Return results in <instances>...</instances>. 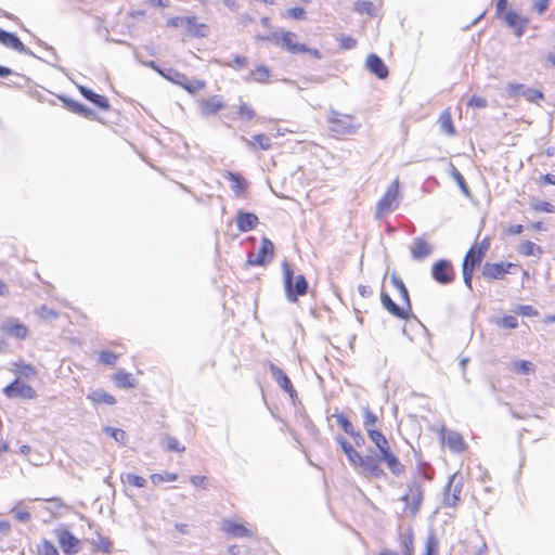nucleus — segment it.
<instances>
[{"label":"nucleus","mask_w":555,"mask_h":555,"mask_svg":"<svg viewBox=\"0 0 555 555\" xmlns=\"http://www.w3.org/2000/svg\"><path fill=\"white\" fill-rule=\"evenodd\" d=\"M433 478L434 470L428 464H421L406 483V491L400 500L404 503L411 516L415 517L421 509L424 499L423 480L430 481Z\"/></svg>","instance_id":"f257e3e1"},{"label":"nucleus","mask_w":555,"mask_h":555,"mask_svg":"<svg viewBox=\"0 0 555 555\" xmlns=\"http://www.w3.org/2000/svg\"><path fill=\"white\" fill-rule=\"evenodd\" d=\"M367 436L371 441L375 444L376 450L369 449L367 454H372L376 465L380 463L386 464L390 473L395 476H400L404 473V465L400 462L398 456L392 452L387 438L383 433L376 429H369Z\"/></svg>","instance_id":"f03ea898"},{"label":"nucleus","mask_w":555,"mask_h":555,"mask_svg":"<svg viewBox=\"0 0 555 555\" xmlns=\"http://www.w3.org/2000/svg\"><path fill=\"white\" fill-rule=\"evenodd\" d=\"M351 465L360 468L361 474L367 478H383L386 476L384 469L376 465L372 454L361 455L343 436L335 438Z\"/></svg>","instance_id":"7ed1b4c3"},{"label":"nucleus","mask_w":555,"mask_h":555,"mask_svg":"<svg viewBox=\"0 0 555 555\" xmlns=\"http://www.w3.org/2000/svg\"><path fill=\"white\" fill-rule=\"evenodd\" d=\"M283 285L289 302H296L298 297L308 293L309 284L305 275L294 276V271L287 260L282 262Z\"/></svg>","instance_id":"20e7f679"},{"label":"nucleus","mask_w":555,"mask_h":555,"mask_svg":"<svg viewBox=\"0 0 555 555\" xmlns=\"http://www.w3.org/2000/svg\"><path fill=\"white\" fill-rule=\"evenodd\" d=\"M327 122L330 125V132L335 138L352 135L361 127V124L354 116L341 114L337 111L328 113Z\"/></svg>","instance_id":"39448f33"},{"label":"nucleus","mask_w":555,"mask_h":555,"mask_svg":"<svg viewBox=\"0 0 555 555\" xmlns=\"http://www.w3.org/2000/svg\"><path fill=\"white\" fill-rule=\"evenodd\" d=\"M463 489L462 477L453 474L449 477L447 485L443 488L442 504L446 507H455L461 501V492Z\"/></svg>","instance_id":"423d86ee"},{"label":"nucleus","mask_w":555,"mask_h":555,"mask_svg":"<svg viewBox=\"0 0 555 555\" xmlns=\"http://www.w3.org/2000/svg\"><path fill=\"white\" fill-rule=\"evenodd\" d=\"M399 195V181L396 179L386 190L376 205V218H380L393 210V204Z\"/></svg>","instance_id":"0eeeda50"},{"label":"nucleus","mask_w":555,"mask_h":555,"mask_svg":"<svg viewBox=\"0 0 555 555\" xmlns=\"http://www.w3.org/2000/svg\"><path fill=\"white\" fill-rule=\"evenodd\" d=\"M518 264L513 262H486L482 267V276L487 280H502L506 274L513 273Z\"/></svg>","instance_id":"6e6552de"},{"label":"nucleus","mask_w":555,"mask_h":555,"mask_svg":"<svg viewBox=\"0 0 555 555\" xmlns=\"http://www.w3.org/2000/svg\"><path fill=\"white\" fill-rule=\"evenodd\" d=\"M274 256V245L268 237H262L261 246L255 255L250 253L247 257V264L249 266H266Z\"/></svg>","instance_id":"1a4fd4ad"},{"label":"nucleus","mask_w":555,"mask_h":555,"mask_svg":"<svg viewBox=\"0 0 555 555\" xmlns=\"http://www.w3.org/2000/svg\"><path fill=\"white\" fill-rule=\"evenodd\" d=\"M433 279L441 285H448L454 280V270L451 261L447 259H440L436 261L431 267Z\"/></svg>","instance_id":"9d476101"},{"label":"nucleus","mask_w":555,"mask_h":555,"mask_svg":"<svg viewBox=\"0 0 555 555\" xmlns=\"http://www.w3.org/2000/svg\"><path fill=\"white\" fill-rule=\"evenodd\" d=\"M3 393L10 399H34L37 395L30 385L22 383L18 377L3 388Z\"/></svg>","instance_id":"9b49d317"},{"label":"nucleus","mask_w":555,"mask_h":555,"mask_svg":"<svg viewBox=\"0 0 555 555\" xmlns=\"http://www.w3.org/2000/svg\"><path fill=\"white\" fill-rule=\"evenodd\" d=\"M0 43L3 47L12 49L21 54L37 57L36 54L29 50L15 34L8 30L0 29Z\"/></svg>","instance_id":"f8f14e48"},{"label":"nucleus","mask_w":555,"mask_h":555,"mask_svg":"<svg viewBox=\"0 0 555 555\" xmlns=\"http://www.w3.org/2000/svg\"><path fill=\"white\" fill-rule=\"evenodd\" d=\"M500 20H503L505 24L514 30V34L517 38L524 36L526 27L529 23L527 17L521 16L514 10H507Z\"/></svg>","instance_id":"ddd939ff"},{"label":"nucleus","mask_w":555,"mask_h":555,"mask_svg":"<svg viewBox=\"0 0 555 555\" xmlns=\"http://www.w3.org/2000/svg\"><path fill=\"white\" fill-rule=\"evenodd\" d=\"M297 35L292 31H279L276 44L285 48L293 54L306 52L308 47L305 43L296 42Z\"/></svg>","instance_id":"4468645a"},{"label":"nucleus","mask_w":555,"mask_h":555,"mask_svg":"<svg viewBox=\"0 0 555 555\" xmlns=\"http://www.w3.org/2000/svg\"><path fill=\"white\" fill-rule=\"evenodd\" d=\"M56 537L65 554L74 555L80 551V541L69 530L59 529Z\"/></svg>","instance_id":"2eb2a0df"},{"label":"nucleus","mask_w":555,"mask_h":555,"mask_svg":"<svg viewBox=\"0 0 555 555\" xmlns=\"http://www.w3.org/2000/svg\"><path fill=\"white\" fill-rule=\"evenodd\" d=\"M271 375L273 379L278 383V385L287 392L292 399H294L297 396L296 390L293 387V384L289 379V377L284 373L283 370H281L278 365L274 363H270L269 365Z\"/></svg>","instance_id":"dca6fc26"},{"label":"nucleus","mask_w":555,"mask_h":555,"mask_svg":"<svg viewBox=\"0 0 555 555\" xmlns=\"http://www.w3.org/2000/svg\"><path fill=\"white\" fill-rule=\"evenodd\" d=\"M380 301L384 306V308L393 317L398 319H408L410 315L411 310H408V308L403 306L397 305L390 296L386 292H382L380 294Z\"/></svg>","instance_id":"f3484780"},{"label":"nucleus","mask_w":555,"mask_h":555,"mask_svg":"<svg viewBox=\"0 0 555 555\" xmlns=\"http://www.w3.org/2000/svg\"><path fill=\"white\" fill-rule=\"evenodd\" d=\"M259 223V218L253 214L243 210H238L236 216V227L241 232L251 231Z\"/></svg>","instance_id":"a211bd4d"},{"label":"nucleus","mask_w":555,"mask_h":555,"mask_svg":"<svg viewBox=\"0 0 555 555\" xmlns=\"http://www.w3.org/2000/svg\"><path fill=\"white\" fill-rule=\"evenodd\" d=\"M366 67L379 79H385L389 72L384 61L377 54H370L366 59Z\"/></svg>","instance_id":"6ab92c4d"},{"label":"nucleus","mask_w":555,"mask_h":555,"mask_svg":"<svg viewBox=\"0 0 555 555\" xmlns=\"http://www.w3.org/2000/svg\"><path fill=\"white\" fill-rule=\"evenodd\" d=\"M185 29L189 35L195 38H204L209 34V27L199 23L196 16H186Z\"/></svg>","instance_id":"aec40b11"},{"label":"nucleus","mask_w":555,"mask_h":555,"mask_svg":"<svg viewBox=\"0 0 555 555\" xmlns=\"http://www.w3.org/2000/svg\"><path fill=\"white\" fill-rule=\"evenodd\" d=\"M78 89H79L80 94L86 100L90 101L91 103H93L99 108H101L103 111H108L109 109L111 104H109L108 100L104 95L98 94V93H95L94 91H92L91 89H89V88H87L85 86H79Z\"/></svg>","instance_id":"412c9836"},{"label":"nucleus","mask_w":555,"mask_h":555,"mask_svg":"<svg viewBox=\"0 0 555 555\" xmlns=\"http://www.w3.org/2000/svg\"><path fill=\"white\" fill-rule=\"evenodd\" d=\"M410 250L414 260H422L431 254L433 248L424 238L415 237Z\"/></svg>","instance_id":"4be33fe9"},{"label":"nucleus","mask_w":555,"mask_h":555,"mask_svg":"<svg viewBox=\"0 0 555 555\" xmlns=\"http://www.w3.org/2000/svg\"><path fill=\"white\" fill-rule=\"evenodd\" d=\"M485 255H486V247H477L474 245L466 253L462 266L463 267L467 266L470 269H475L476 267H478L481 263Z\"/></svg>","instance_id":"5701e85b"},{"label":"nucleus","mask_w":555,"mask_h":555,"mask_svg":"<svg viewBox=\"0 0 555 555\" xmlns=\"http://www.w3.org/2000/svg\"><path fill=\"white\" fill-rule=\"evenodd\" d=\"M63 102L65 104V107L75 114H78L87 119H93L95 117L94 111L87 107L82 103H79L68 98H64Z\"/></svg>","instance_id":"b1692460"},{"label":"nucleus","mask_w":555,"mask_h":555,"mask_svg":"<svg viewBox=\"0 0 555 555\" xmlns=\"http://www.w3.org/2000/svg\"><path fill=\"white\" fill-rule=\"evenodd\" d=\"M224 107L221 96L214 95L201 102V114L210 116Z\"/></svg>","instance_id":"393cba45"},{"label":"nucleus","mask_w":555,"mask_h":555,"mask_svg":"<svg viewBox=\"0 0 555 555\" xmlns=\"http://www.w3.org/2000/svg\"><path fill=\"white\" fill-rule=\"evenodd\" d=\"M2 332L11 335L17 339H25L28 335V328L23 323H3L1 326Z\"/></svg>","instance_id":"a878e982"},{"label":"nucleus","mask_w":555,"mask_h":555,"mask_svg":"<svg viewBox=\"0 0 555 555\" xmlns=\"http://www.w3.org/2000/svg\"><path fill=\"white\" fill-rule=\"evenodd\" d=\"M223 530L228 532L230 535L235 538L250 537V530L244 527L241 524H236L234 521H225L223 524Z\"/></svg>","instance_id":"bb28decb"},{"label":"nucleus","mask_w":555,"mask_h":555,"mask_svg":"<svg viewBox=\"0 0 555 555\" xmlns=\"http://www.w3.org/2000/svg\"><path fill=\"white\" fill-rule=\"evenodd\" d=\"M443 440L448 447L454 452H461L464 450V440L462 436L453 430H449L443 437Z\"/></svg>","instance_id":"cd10ccee"},{"label":"nucleus","mask_w":555,"mask_h":555,"mask_svg":"<svg viewBox=\"0 0 555 555\" xmlns=\"http://www.w3.org/2000/svg\"><path fill=\"white\" fill-rule=\"evenodd\" d=\"M391 283L399 291L401 300L403 301V304L408 308V310H412L409 291H408L406 286L404 285L403 281L396 274H392Z\"/></svg>","instance_id":"c85d7f7f"},{"label":"nucleus","mask_w":555,"mask_h":555,"mask_svg":"<svg viewBox=\"0 0 555 555\" xmlns=\"http://www.w3.org/2000/svg\"><path fill=\"white\" fill-rule=\"evenodd\" d=\"M88 399L96 404L105 403L108 405H113L116 403L114 396L109 395L108 392H106L102 389H96V390L90 392L88 395Z\"/></svg>","instance_id":"c756f323"},{"label":"nucleus","mask_w":555,"mask_h":555,"mask_svg":"<svg viewBox=\"0 0 555 555\" xmlns=\"http://www.w3.org/2000/svg\"><path fill=\"white\" fill-rule=\"evenodd\" d=\"M270 76V70L264 65L257 66L254 70H251L247 77L244 78L245 81L255 80L256 82H266Z\"/></svg>","instance_id":"7c9ffc66"},{"label":"nucleus","mask_w":555,"mask_h":555,"mask_svg":"<svg viewBox=\"0 0 555 555\" xmlns=\"http://www.w3.org/2000/svg\"><path fill=\"white\" fill-rule=\"evenodd\" d=\"M115 384L119 388H133L135 384L133 382L132 375L130 373H126L125 371H118L113 376Z\"/></svg>","instance_id":"2f4dec72"},{"label":"nucleus","mask_w":555,"mask_h":555,"mask_svg":"<svg viewBox=\"0 0 555 555\" xmlns=\"http://www.w3.org/2000/svg\"><path fill=\"white\" fill-rule=\"evenodd\" d=\"M519 253L524 256L540 257L542 255V248L531 241H525L519 246Z\"/></svg>","instance_id":"473e14b6"},{"label":"nucleus","mask_w":555,"mask_h":555,"mask_svg":"<svg viewBox=\"0 0 555 555\" xmlns=\"http://www.w3.org/2000/svg\"><path fill=\"white\" fill-rule=\"evenodd\" d=\"M512 369L515 373L530 375L534 372V365L527 360H515L512 362Z\"/></svg>","instance_id":"72a5a7b5"},{"label":"nucleus","mask_w":555,"mask_h":555,"mask_svg":"<svg viewBox=\"0 0 555 555\" xmlns=\"http://www.w3.org/2000/svg\"><path fill=\"white\" fill-rule=\"evenodd\" d=\"M216 63L220 66L231 67L235 70H241L249 64L248 59L246 56L241 55H235V57L231 62L217 60Z\"/></svg>","instance_id":"f704fd0d"},{"label":"nucleus","mask_w":555,"mask_h":555,"mask_svg":"<svg viewBox=\"0 0 555 555\" xmlns=\"http://www.w3.org/2000/svg\"><path fill=\"white\" fill-rule=\"evenodd\" d=\"M228 179L231 181V189L236 193L241 194L246 189V183L243 177L238 173L228 172Z\"/></svg>","instance_id":"c9c22d12"},{"label":"nucleus","mask_w":555,"mask_h":555,"mask_svg":"<svg viewBox=\"0 0 555 555\" xmlns=\"http://www.w3.org/2000/svg\"><path fill=\"white\" fill-rule=\"evenodd\" d=\"M439 122L440 128L444 133L449 135H453L455 133V128L453 126L452 118L449 112L446 111L441 114Z\"/></svg>","instance_id":"e433bc0d"},{"label":"nucleus","mask_w":555,"mask_h":555,"mask_svg":"<svg viewBox=\"0 0 555 555\" xmlns=\"http://www.w3.org/2000/svg\"><path fill=\"white\" fill-rule=\"evenodd\" d=\"M451 176L456 181L459 188L463 192L464 195L469 196V188L463 177V175L453 166L451 165Z\"/></svg>","instance_id":"4c0bfd02"},{"label":"nucleus","mask_w":555,"mask_h":555,"mask_svg":"<svg viewBox=\"0 0 555 555\" xmlns=\"http://www.w3.org/2000/svg\"><path fill=\"white\" fill-rule=\"evenodd\" d=\"M246 142L250 145L257 144L263 151L271 147V139L263 133L255 134L251 141L246 140Z\"/></svg>","instance_id":"58836bf2"},{"label":"nucleus","mask_w":555,"mask_h":555,"mask_svg":"<svg viewBox=\"0 0 555 555\" xmlns=\"http://www.w3.org/2000/svg\"><path fill=\"white\" fill-rule=\"evenodd\" d=\"M363 426L365 430L374 429L373 427L376 425L378 418L377 416L369 409V406H363Z\"/></svg>","instance_id":"ea45409f"},{"label":"nucleus","mask_w":555,"mask_h":555,"mask_svg":"<svg viewBox=\"0 0 555 555\" xmlns=\"http://www.w3.org/2000/svg\"><path fill=\"white\" fill-rule=\"evenodd\" d=\"M121 481L127 482L137 488H143L146 485V480L143 477L131 474V473L121 475Z\"/></svg>","instance_id":"a19ab883"},{"label":"nucleus","mask_w":555,"mask_h":555,"mask_svg":"<svg viewBox=\"0 0 555 555\" xmlns=\"http://www.w3.org/2000/svg\"><path fill=\"white\" fill-rule=\"evenodd\" d=\"M178 479V475L176 473L166 472L164 474H153L151 475V481L157 486L162 482H171Z\"/></svg>","instance_id":"79ce46f5"},{"label":"nucleus","mask_w":555,"mask_h":555,"mask_svg":"<svg viewBox=\"0 0 555 555\" xmlns=\"http://www.w3.org/2000/svg\"><path fill=\"white\" fill-rule=\"evenodd\" d=\"M337 424L341 427V429L349 436H352L356 431L352 423L344 415L337 414L335 415Z\"/></svg>","instance_id":"37998d69"},{"label":"nucleus","mask_w":555,"mask_h":555,"mask_svg":"<svg viewBox=\"0 0 555 555\" xmlns=\"http://www.w3.org/2000/svg\"><path fill=\"white\" fill-rule=\"evenodd\" d=\"M237 115L242 120H250L256 116V112L248 104L241 103L237 109Z\"/></svg>","instance_id":"c03bdc74"},{"label":"nucleus","mask_w":555,"mask_h":555,"mask_svg":"<svg viewBox=\"0 0 555 555\" xmlns=\"http://www.w3.org/2000/svg\"><path fill=\"white\" fill-rule=\"evenodd\" d=\"M354 10L361 14L375 15V5L371 1L357 2Z\"/></svg>","instance_id":"a18cd8bd"},{"label":"nucleus","mask_w":555,"mask_h":555,"mask_svg":"<svg viewBox=\"0 0 555 555\" xmlns=\"http://www.w3.org/2000/svg\"><path fill=\"white\" fill-rule=\"evenodd\" d=\"M105 434L112 437L116 442L125 443L126 442V433L122 429L114 428V427H105Z\"/></svg>","instance_id":"49530a36"},{"label":"nucleus","mask_w":555,"mask_h":555,"mask_svg":"<svg viewBox=\"0 0 555 555\" xmlns=\"http://www.w3.org/2000/svg\"><path fill=\"white\" fill-rule=\"evenodd\" d=\"M38 552L40 555H59L57 548L48 540H42L38 545Z\"/></svg>","instance_id":"de8ad7c7"},{"label":"nucleus","mask_w":555,"mask_h":555,"mask_svg":"<svg viewBox=\"0 0 555 555\" xmlns=\"http://www.w3.org/2000/svg\"><path fill=\"white\" fill-rule=\"evenodd\" d=\"M496 325L501 328L514 330L518 326V321L513 315H505L496 321Z\"/></svg>","instance_id":"09e8293b"},{"label":"nucleus","mask_w":555,"mask_h":555,"mask_svg":"<svg viewBox=\"0 0 555 555\" xmlns=\"http://www.w3.org/2000/svg\"><path fill=\"white\" fill-rule=\"evenodd\" d=\"M521 95L526 98L529 102H537L539 100H542L544 98V94L542 91L532 89V88H526L524 89Z\"/></svg>","instance_id":"8fccbe9b"},{"label":"nucleus","mask_w":555,"mask_h":555,"mask_svg":"<svg viewBox=\"0 0 555 555\" xmlns=\"http://www.w3.org/2000/svg\"><path fill=\"white\" fill-rule=\"evenodd\" d=\"M426 554L425 555H434L438 548V540L435 533H429L425 543Z\"/></svg>","instance_id":"3c124183"},{"label":"nucleus","mask_w":555,"mask_h":555,"mask_svg":"<svg viewBox=\"0 0 555 555\" xmlns=\"http://www.w3.org/2000/svg\"><path fill=\"white\" fill-rule=\"evenodd\" d=\"M16 366H17L16 372L20 375H22L26 378H34L36 376L37 372L33 365L22 363V364H16Z\"/></svg>","instance_id":"603ef678"},{"label":"nucleus","mask_w":555,"mask_h":555,"mask_svg":"<svg viewBox=\"0 0 555 555\" xmlns=\"http://www.w3.org/2000/svg\"><path fill=\"white\" fill-rule=\"evenodd\" d=\"M182 87L189 92L194 93L205 87V81L198 79L186 80Z\"/></svg>","instance_id":"864d4df0"},{"label":"nucleus","mask_w":555,"mask_h":555,"mask_svg":"<svg viewBox=\"0 0 555 555\" xmlns=\"http://www.w3.org/2000/svg\"><path fill=\"white\" fill-rule=\"evenodd\" d=\"M339 47L344 50H351L357 47V40L351 36L341 35L338 38Z\"/></svg>","instance_id":"5fc2aeb1"},{"label":"nucleus","mask_w":555,"mask_h":555,"mask_svg":"<svg viewBox=\"0 0 555 555\" xmlns=\"http://www.w3.org/2000/svg\"><path fill=\"white\" fill-rule=\"evenodd\" d=\"M531 207L537 211H543L548 214L555 211V207L548 202L535 201L531 203Z\"/></svg>","instance_id":"6e6d98bb"},{"label":"nucleus","mask_w":555,"mask_h":555,"mask_svg":"<svg viewBox=\"0 0 555 555\" xmlns=\"http://www.w3.org/2000/svg\"><path fill=\"white\" fill-rule=\"evenodd\" d=\"M163 76L180 86H182L183 82H185L188 80V78L184 74H181V73H179L177 70H172V69H169L168 75L164 74Z\"/></svg>","instance_id":"4d7b16f0"},{"label":"nucleus","mask_w":555,"mask_h":555,"mask_svg":"<svg viewBox=\"0 0 555 555\" xmlns=\"http://www.w3.org/2000/svg\"><path fill=\"white\" fill-rule=\"evenodd\" d=\"M38 314L43 320H55L57 318V312L47 306H41L38 310Z\"/></svg>","instance_id":"13d9d810"},{"label":"nucleus","mask_w":555,"mask_h":555,"mask_svg":"<svg viewBox=\"0 0 555 555\" xmlns=\"http://www.w3.org/2000/svg\"><path fill=\"white\" fill-rule=\"evenodd\" d=\"M165 441H166V447L169 451L182 452L185 450V448L180 447L179 441L171 436H166Z\"/></svg>","instance_id":"bf43d9fd"},{"label":"nucleus","mask_w":555,"mask_h":555,"mask_svg":"<svg viewBox=\"0 0 555 555\" xmlns=\"http://www.w3.org/2000/svg\"><path fill=\"white\" fill-rule=\"evenodd\" d=\"M100 361L107 365H115L117 361V354L112 351H102L100 354Z\"/></svg>","instance_id":"052dcab7"},{"label":"nucleus","mask_w":555,"mask_h":555,"mask_svg":"<svg viewBox=\"0 0 555 555\" xmlns=\"http://www.w3.org/2000/svg\"><path fill=\"white\" fill-rule=\"evenodd\" d=\"M467 105L473 108H485L487 107L488 102L485 98L473 95Z\"/></svg>","instance_id":"680f3d73"},{"label":"nucleus","mask_w":555,"mask_h":555,"mask_svg":"<svg viewBox=\"0 0 555 555\" xmlns=\"http://www.w3.org/2000/svg\"><path fill=\"white\" fill-rule=\"evenodd\" d=\"M474 270H475V269H470V268H468L467 266H466V267H463V266H462V272H463V280H464V283H465V285H466L470 291L473 289L472 280H473Z\"/></svg>","instance_id":"e2e57ef3"},{"label":"nucleus","mask_w":555,"mask_h":555,"mask_svg":"<svg viewBox=\"0 0 555 555\" xmlns=\"http://www.w3.org/2000/svg\"><path fill=\"white\" fill-rule=\"evenodd\" d=\"M185 21H186V16L185 17L175 16L167 21V26L173 27V28L185 27V23H186Z\"/></svg>","instance_id":"0e129e2a"},{"label":"nucleus","mask_w":555,"mask_h":555,"mask_svg":"<svg viewBox=\"0 0 555 555\" xmlns=\"http://www.w3.org/2000/svg\"><path fill=\"white\" fill-rule=\"evenodd\" d=\"M287 15L294 20H304L306 12L302 8H291L287 10Z\"/></svg>","instance_id":"69168bd1"},{"label":"nucleus","mask_w":555,"mask_h":555,"mask_svg":"<svg viewBox=\"0 0 555 555\" xmlns=\"http://www.w3.org/2000/svg\"><path fill=\"white\" fill-rule=\"evenodd\" d=\"M516 311L525 317H532L537 314V311L533 309V307L529 305H519Z\"/></svg>","instance_id":"338daca9"},{"label":"nucleus","mask_w":555,"mask_h":555,"mask_svg":"<svg viewBox=\"0 0 555 555\" xmlns=\"http://www.w3.org/2000/svg\"><path fill=\"white\" fill-rule=\"evenodd\" d=\"M508 5L507 0H498L495 4V16L496 18H501L506 12V8Z\"/></svg>","instance_id":"774afa93"}]
</instances>
